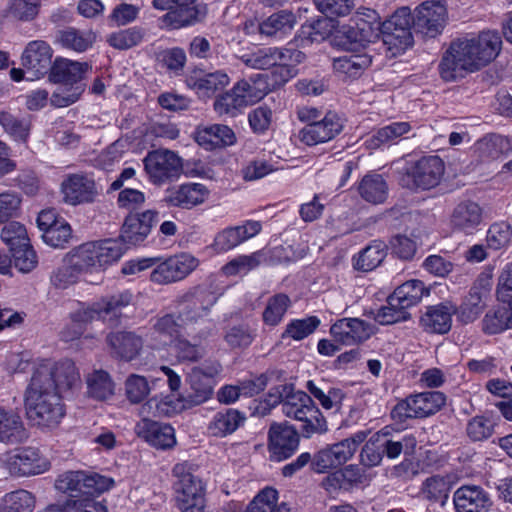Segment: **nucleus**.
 I'll list each match as a JSON object with an SVG mask.
<instances>
[{
    "mask_svg": "<svg viewBox=\"0 0 512 512\" xmlns=\"http://www.w3.org/2000/svg\"><path fill=\"white\" fill-rule=\"evenodd\" d=\"M80 385V376L70 360H42L34 368L24 394L27 418L34 425L57 427L66 414L64 394Z\"/></svg>",
    "mask_w": 512,
    "mask_h": 512,
    "instance_id": "obj_1",
    "label": "nucleus"
},
{
    "mask_svg": "<svg viewBox=\"0 0 512 512\" xmlns=\"http://www.w3.org/2000/svg\"><path fill=\"white\" fill-rule=\"evenodd\" d=\"M502 46L497 31H483L478 37L453 42L439 65L446 81L462 78L465 73L479 70L496 58Z\"/></svg>",
    "mask_w": 512,
    "mask_h": 512,
    "instance_id": "obj_2",
    "label": "nucleus"
},
{
    "mask_svg": "<svg viewBox=\"0 0 512 512\" xmlns=\"http://www.w3.org/2000/svg\"><path fill=\"white\" fill-rule=\"evenodd\" d=\"M154 265L156 266L150 273V280L159 285H166L186 278L198 267L199 260L189 253H179L162 261L159 258H144L127 263L122 272L135 274Z\"/></svg>",
    "mask_w": 512,
    "mask_h": 512,
    "instance_id": "obj_3",
    "label": "nucleus"
},
{
    "mask_svg": "<svg viewBox=\"0 0 512 512\" xmlns=\"http://www.w3.org/2000/svg\"><path fill=\"white\" fill-rule=\"evenodd\" d=\"M269 92L262 74L239 80L231 90L216 97L213 107L219 116L235 117L245 107L259 102Z\"/></svg>",
    "mask_w": 512,
    "mask_h": 512,
    "instance_id": "obj_4",
    "label": "nucleus"
},
{
    "mask_svg": "<svg viewBox=\"0 0 512 512\" xmlns=\"http://www.w3.org/2000/svg\"><path fill=\"white\" fill-rule=\"evenodd\" d=\"M132 298V294L125 291L91 305L81 304L70 314V319L81 324L85 329L94 320H101L111 327H116L120 324L124 309L130 306Z\"/></svg>",
    "mask_w": 512,
    "mask_h": 512,
    "instance_id": "obj_5",
    "label": "nucleus"
},
{
    "mask_svg": "<svg viewBox=\"0 0 512 512\" xmlns=\"http://www.w3.org/2000/svg\"><path fill=\"white\" fill-rule=\"evenodd\" d=\"M379 34L382 36L383 44L392 56L404 52L413 44L412 15L408 7L397 9L389 19L379 23Z\"/></svg>",
    "mask_w": 512,
    "mask_h": 512,
    "instance_id": "obj_6",
    "label": "nucleus"
},
{
    "mask_svg": "<svg viewBox=\"0 0 512 512\" xmlns=\"http://www.w3.org/2000/svg\"><path fill=\"white\" fill-rule=\"evenodd\" d=\"M114 484L113 479L86 471H66L58 476L55 488L68 494L70 499L96 495L107 491Z\"/></svg>",
    "mask_w": 512,
    "mask_h": 512,
    "instance_id": "obj_7",
    "label": "nucleus"
},
{
    "mask_svg": "<svg viewBox=\"0 0 512 512\" xmlns=\"http://www.w3.org/2000/svg\"><path fill=\"white\" fill-rule=\"evenodd\" d=\"M302 121H312L299 131V139L308 146L325 143L335 138L343 128L340 118L332 112H328L322 120L315 121L318 111L302 109L298 112Z\"/></svg>",
    "mask_w": 512,
    "mask_h": 512,
    "instance_id": "obj_8",
    "label": "nucleus"
},
{
    "mask_svg": "<svg viewBox=\"0 0 512 512\" xmlns=\"http://www.w3.org/2000/svg\"><path fill=\"white\" fill-rule=\"evenodd\" d=\"M445 403L446 396L440 391L410 395L392 409L391 417L397 423H404L412 418H426L438 412Z\"/></svg>",
    "mask_w": 512,
    "mask_h": 512,
    "instance_id": "obj_9",
    "label": "nucleus"
},
{
    "mask_svg": "<svg viewBox=\"0 0 512 512\" xmlns=\"http://www.w3.org/2000/svg\"><path fill=\"white\" fill-rule=\"evenodd\" d=\"M176 500L181 512H204L206 503L201 480L187 471L186 464H176L172 470Z\"/></svg>",
    "mask_w": 512,
    "mask_h": 512,
    "instance_id": "obj_10",
    "label": "nucleus"
},
{
    "mask_svg": "<svg viewBox=\"0 0 512 512\" xmlns=\"http://www.w3.org/2000/svg\"><path fill=\"white\" fill-rule=\"evenodd\" d=\"M149 180L156 185L176 180L183 171L181 158L170 150H154L143 160Z\"/></svg>",
    "mask_w": 512,
    "mask_h": 512,
    "instance_id": "obj_11",
    "label": "nucleus"
},
{
    "mask_svg": "<svg viewBox=\"0 0 512 512\" xmlns=\"http://www.w3.org/2000/svg\"><path fill=\"white\" fill-rule=\"evenodd\" d=\"M217 295L209 288L197 286L182 297L184 307L178 315L183 324H194L208 316L211 307L216 303Z\"/></svg>",
    "mask_w": 512,
    "mask_h": 512,
    "instance_id": "obj_12",
    "label": "nucleus"
},
{
    "mask_svg": "<svg viewBox=\"0 0 512 512\" xmlns=\"http://www.w3.org/2000/svg\"><path fill=\"white\" fill-rule=\"evenodd\" d=\"M53 49L43 40L29 42L21 56V64L30 74V79H39L50 72L53 62Z\"/></svg>",
    "mask_w": 512,
    "mask_h": 512,
    "instance_id": "obj_13",
    "label": "nucleus"
},
{
    "mask_svg": "<svg viewBox=\"0 0 512 512\" xmlns=\"http://www.w3.org/2000/svg\"><path fill=\"white\" fill-rule=\"evenodd\" d=\"M268 438L270 457L275 461L291 457L299 446L297 430L286 423H273L269 428Z\"/></svg>",
    "mask_w": 512,
    "mask_h": 512,
    "instance_id": "obj_14",
    "label": "nucleus"
},
{
    "mask_svg": "<svg viewBox=\"0 0 512 512\" xmlns=\"http://www.w3.org/2000/svg\"><path fill=\"white\" fill-rule=\"evenodd\" d=\"M446 7L440 2L427 1L417 7L412 16L413 30L429 37L441 32L446 21Z\"/></svg>",
    "mask_w": 512,
    "mask_h": 512,
    "instance_id": "obj_15",
    "label": "nucleus"
},
{
    "mask_svg": "<svg viewBox=\"0 0 512 512\" xmlns=\"http://www.w3.org/2000/svg\"><path fill=\"white\" fill-rule=\"evenodd\" d=\"M333 339L346 346L359 345L374 334V327L359 318H342L330 328Z\"/></svg>",
    "mask_w": 512,
    "mask_h": 512,
    "instance_id": "obj_16",
    "label": "nucleus"
},
{
    "mask_svg": "<svg viewBox=\"0 0 512 512\" xmlns=\"http://www.w3.org/2000/svg\"><path fill=\"white\" fill-rule=\"evenodd\" d=\"M158 212L146 210L142 213H130L121 228V240L130 245L142 243L150 234L152 227L156 224Z\"/></svg>",
    "mask_w": 512,
    "mask_h": 512,
    "instance_id": "obj_17",
    "label": "nucleus"
},
{
    "mask_svg": "<svg viewBox=\"0 0 512 512\" xmlns=\"http://www.w3.org/2000/svg\"><path fill=\"white\" fill-rule=\"evenodd\" d=\"M6 463L10 474L15 476L38 475L49 468L47 460L31 447L17 450L8 457Z\"/></svg>",
    "mask_w": 512,
    "mask_h": 512,
    "instance_id": "obj_18",
    "label": "nucleus"
},
{
    "mask_svg": "<svg viewBox=\"0 0 512 512\" xmlns=\"http://www.w3.org/2000/svg\"><path fill=\"white\" fill-rule=\"evenodd\" d=\"M208 196L207 188L200 183H185L166 189L163 202L170 207L191 209L202 204Z\"/></svg>",
    "mask_w": 512,
    "mask_h": 512,
    "instance_id": "obj_19",
    "label": "nucleus"
},
{
    "mask_svg": "<svg viewBox=\"0 0 512 512\" xmlns=\"http://www.w3.org/2000/svg\"><path fill=\"white\" fill-rule=\"evenodd\" d=\"M148 417L143 416V419L136 424L137 436L157 449L172 448L176 444L174 428L168 424L152 421Z\"/></svg>",
    "mask_w": 512,
    "mask_h": 512,
    "instance_id": "obj_20",
    "label": "nucleus"
},
{
    "mask_svg": "<svg viewBox=\"0 0 512 512\" xmlns=\"http://www.w3.org/2000/svg\"><path fill=\"white\" fill-rule=\"evenodd\" d=\"M61 191L65 203L79 205L89 203L97 195L93 179L82 174H71L61 184Z\"/></svg>",
    "mask_w": 512,
    "mask_h": 512,
    "instance_id": "obj_21",
    "label": "nucleus"
},
{
    "mask_svg": "<svg viewBox=\"0 0 512 512\" xmlns=\"http://www.w3.org/2000/svg\"><path fill=\"white\" fill-rule=\"evenodd\" d=\"M483 221V210L476 202L467 200L456 205L450 217L454 231L465 235L474 234Z\"/></svg>",
    "mask_w": 512,
    "mask_h": 512,
    "instance_id": "obj_22",
    "label": "nucleus"
},
{
    "mask_svg": "<svg viewBox=\"0 0 512 512\" xmlns=\"http://www.w3.org/2000/svg\"><path fill=\"white\" fill-rule=\"evenodd\" d=\"M444 162L438 156L422 157L412 167L409 175L416 187L423 190L437 186L444 174Z\"/></svg>",
    "mask_w": 512,
    "mask_h": 512,
    "instance_id": "obj_23",
    "label": "nucleus"
},
{
    "mask_svg": "<svg viewBox=\"0 0 512 512\" xmlns=\"http://www.w3.org/2000/svg\"><path fill=\"white\" fill-rule=\"evenodd\" d=\"M112 356L125 361L135 359L143 348V338L133 331H115L106 336Z\"/></svg>",
    "mask_w": 512,
    "mask_h": 512,
    "instance_id": "obj_24",
    "label": "nucleus"
},
{
    "mask_svg": "<svg viewBox=\"0 0 512 512\" xmlns=\"http://www.w3.org/2000/svg\"><path fill=\"white\" fill-rule=\"evenodd\" d=\"M453 501L457 512H488L492 505L489 494L476 485L458 488Z\"/></svg>",
    "mask_w": 512,
    "mask_h": 512,
    "instance_id": "obj_25",
    "label": "nucleus"
},
{
    "mask_svg": "<svg viewBox=\"0 0 512 512\" xmlns=\"http://www.w3.org/2000/svg\"><path fill=\"white\" fill-rule=\"evenodd\" d=\"M262 225L259 221H246L243 225L229 227L219 232L213 246L217 251H229L244 241L256 236L261 231Z\"/></svg>",
    "mask_w": 512,
    "mask_h": 512,
    "instance_id": "obj_26",
    "label": "nucleus"
},
{
    "mask_svg": "<svg viewBox=\"0 0 512 512\" xmlns=\"http://www.w3.org/2000/svg\"><path fill=\"white\" fill-rule=\"evenodd\" d=\"M89 70H91V66L86 62L56 58L49 72V79L53 83L72 87L76 84H83L82 80Z\"/></svg>",
    "mask_w": 512,
    "mask_h": 512,
    "instance_id": "obj_27",
    "label": "nucleus"
},
{
    "mask_svg": "<svg viewBox=\"0 0 512 512\" xmlns=\"http://www.w3.org/2000/svg\"><path fill=\"white\" fill-rule=\"evenodd\" d=\"M456 312L457 307L451 302L430 306L421 317L420 323L427 332L445 334L450 330L452 315Z\"/></svg>",
    "mask_w": 512,
    "mask_h": 512,
    "instance_id": "obj_28",
    "label": "nucleus"
},
{
    "mask_svg": "<svg viewBox=\"0 0 512 512\" xmlns=\"http://www.w3.org/2000/svg\"><path fill=\"white\" fill-rule=\"evenodd\" d=\"M379 28V22L368 21L363 17L352 19L347 25L342 26L345 44L364 46L379 36Z\"/></svg>",
    "mask_w": 512,
    "mask_h": 512,
    "instance_id": "obj_29",
    "label": "nucleus"
},
{
    "mask_svg": "<svg viewBox=\"0 0 512 512\" xmlns=\"http://www.w3.org/2000/svg\"><path fill=\"white\" fill-rule=\"evenodd\" d=\"M351 458L348 444L338 442L320 450L312 459V467L318 473L337 468Z\"/></svg>",
    "mask_w": 512,
    "mask_h": 512,
    "instance_id": "obj_30",
    "label": "nucleus"
},
{
    "mask_svg": "<svg viewBox=\"0 0 512 512\" xmlns=\"http://www.w3.org/2000/svg\"><path fill=\"white\" fill-rule=\"evenodd\" d=\"M197 0H175V9L166 14L173 28L193 25L204 19L205 7L196 4Z\"/></svg>",
    "mask_w": 512,
    "mask_h": 512,
    "instance_id": "obj_31",
    "label": "nucleus"
},
{
    "mask_svg": "<svg viewBox=\"0 0 512 512\" xmlns=\"http://www.w3.org/2000/svg\"><path fill=\"white\" fill-rule=\"evenodd\" d=\"M191 408L185 401V397L179 398L174 394L158 399L153 397L141 406L142 416L171 417L181 410Z\"/></svg>",
    "mask_w": 512,
    "mask_h": 512,
    "instance_id": "obj_32",
    "label": "nucleus"
},
{
    "mask_svg": "<svg viewBox=\"0 0 512 512\" xmlns=\"http://www.w3.org/2000/svg\"><path fill=\"white\" fill-rule=\"evenodd\" d=\"M475 153L483 162H489L498 159L512 150L510 140L496 133H490L483 136L475 143Z\"/></svg>",
    "mask_w": 512,
    "mask_h": 512,
    "instance_id": "obj_33",
    "label": "nucleus"
},
{
    "mask_svg": "<svg viewBox=\"0 0 512 512\" xmlns=\"http://www.w3.org/2000/svg\"><path fill=\"white\" fill-rule=\"evenodd\" d=\"M246 420L240 411L228 408L217 412L208 424V432L214 437H226L234 433Z\"/></svg>",
    "mask_w": 512,
    "mask_h": 512,
    "instance_id": "obj_34",
    "label": "nucleus"
},
{
    "mask_svg": "<svg viewBox=\"0 0 512 512\" xmlns=\"http://www.w3.org/2000/svg\"><path fill=\"white\" fill-rule=\"evenodd\" d=\"M27 433L21 417L13 410L0 406V443L15 444L26 439Z\"/></svg>",
    "mask_w": 512,
    "mask_h": 512,
    "instance_id": "obj_35",
    "label": "nucleus"
},
{
    "mask_svg": "<svg viewBox=\"0 0 512 512\" xmlns=\"http://www.w3.org/2000/svg\"><path fill=\"white\" fill-rule=\"evenodd\" d=\"M197 141L199 145L211 150L233 145L236 141V136L227 125L214 124L199 130Z\"/></svg>",
    "mask_w": 512,
    "mask_h": 512,
    "instance_id": "obj_36",
    "label": "nucleus"
},
{
    "mask_svg": "<svg viewBox=\"0 0 512 512\" xmlns=\"http://www.w3.org/2000/svg\"><path fill=\"white\" fill-rule=\"evenodd\" d=\"M186 82L197 94L209 97L224 89L229 84L230 78L226 72L217 70L202 76H190Z\"/></svg>",
    "mask_w": 512,
    "mask_h": 512,
    "instance_id": "obj_37",
    "label": "nucleus"
},
{
    "mask_svg": "<svg viewBox=\"0 0 512 512\" xmlns=\"http://www.w3.org/2000/svg\"><path fill=\"white\" fill-rule=\"evenodd\" d=\"M489 297V290L485 287L473 286L460 306L459 317L462 322L470 323L476 320L484 308Z\"/></svg>",
    "mask_w": 512,
    "mask_h": 512,
    "instance_id": "obj_38",
    "label": "nucleus"
},
{
    "mask_svg": "<svg viewBox=\"0 0 512 512\" xmlns=\"http://www.w3.org/2000/svg\"><path fill=\"white\" fill-rule=\"evenodd\" d=\"M372 59L367 54L350 53L333 60V68L338 74L357 78L371 65Z\"/></svg>",
    "mask_w": 512,
    "mask_h": 512,
    "instance_id": "obj_39",
    "label": "nucleus"
},
{
    "mask_svg": "<svg viewBox=\"0 0 512 512\" xmlns=\"http://www.w3.org/2000/svg\"><path fill=\"white\" fill-rule=\"evenodd\" d=\"M285 48L262 47L239 56V59L253 69L265 70L272 68L281 61Z\"/></svg>",
    "mask_w": 512,
    "mask_h": 512,
    "instance_id": "obj_40",
    "label": "nucleus"
},
{
    "mask_svg": "<svg viewBox=\"0 0 512 512\" xmlns=\"http://www.w3.org/2000/svg\"><path fill=\"white\" fill-rule=\"evenodd\" d=\"M281 58V61L273 66L272 76L276 85L286 83L297 74L296 65L302 62L305 55L299 50L285 48Z\"/></svg>",
    "mask_w": 512,
    "mask_h": 512,
    "instance_id": "obj_41",
    "label": "nucleus"
},
{
    "mask_svg": "<svg viewBox=\"0 0 512 512\" xmlns=\"http://www.w3.org/2000/svg\"><path fill=\"white\" fill-rule=\"evenodd\" d=\"M429 294V290L420 280H410L398 286L392 294V301L396 304H402L407 310L418 304L424 295Z\"/></svg>",
    "mask_w": 512,
    "mask_h": 512,
    "instance_id": "obj_42",
    "label": "nucleus"
},
{
    "mask_svg": "<svg viewBox=\"0 0 512 512\" xmlns=\"http://www.w3.org/2000/svg\"><path fill=\"white\" fill-rule=\"evenodd\" d=\"M361 197L372 204L383 203L388 195V186L379 174H368L363 177L359 187Z\"/></svg>",
    "mask_w": 512,
    "mask_h": 512,
    "instance_id": "obj_43",
    "label": "nucleus"
},
{
    "mask_svg": "<svg viewBox=\"0 0 512 512\" xmlns=\"http://www.w3.org/2000/svg\"><path fill=\"white\" fill-rule=\"evenodd\" d=\"M200 370H191L189 374L190 391L185 396L188 406H197L211 398L213 383L202 378Z\"/></svg>",
    "mask_w": 512,
    "mask_h": 512,
    "instance_id": "obj_44",
    "label": "nucleus"
},
{
    "mask_svg": "<svg viewBox=\"0 0 512 512\" xmlns=\"http://www.w3.org/2000/svg\"><path fill=\"white\" fill-rule=\"evenodd\" d=\"M386 255L387 245L383 241L375 240L359 253L354 267L364 272L372 271L383 262Z\"/></svg>",
    "mask_w": 512,
    "mask_h": 512,
    "instance_id": "obj_45",
    "label": "nucleus"
},
{
    "mask_svg": "<svg viewBox=\"0 0 512 512\" xmlns=\"http://www.w3.org/2000/svg\"><path fill=\"white\" fill-rule=\"evenodd\" d=\"M57 39L59 43L67 49L76 52H84L94 43L95 34L91 31H80L69 27L59 31Z\"/></svg>",
    "mask_w": 512,
    "mask_h": 512,
    "instance_id": "obj_46",
    "label": "nucleus"
},
{
    "mask_svg": "<svg viewBox=\"0 0 512 512\" xmlns=\"http://www.w3.org/2000/svg\"><path fill=\"white\" fill-rule=\"evenodd\" d=\"M314 406L312 398L307 393L295 391L293 388L283 403L282 412L285 416L300 421Z\"/></svg>",
    "mask_w": 512,
    "mask_h": 512,
    "instance_id": "obj_47",
    "label": "nucleus"
},
{
    "mask_svg": "<svg viewBox=\"0 0 512 512\" xmlns=\"http://www.w3.org/2000/svg\"><path fill=\"white\" fill-rule=\"evenodd\" d=\"M86 382L88 395L96 400H106L114 394V383L104 370H95Z\"/></svg>",
    "mask_w": 512,
    "mask_h": 512,
    "instance_id": "obj_48",
    "label": "nucleus"
},
{
    "mask_svg": "<svg viewBox=\"0 0 512 512\" xmlns=\"http://www.w3.org/2000/svg\"><path fill=\"white\" fill-rule=\"evenodd\" d=\"M178 316L166 314L155 320L152 330L157 335V339L161 344L167 345L175 342L180 336L183 323H179Z\"/></svg>",
    "mask_w": 512,
    "mask_h": 512,
    "instance_id": "obj_49",
    "label": "nucleus"
},
{
    "mask_svg": "<svg viewBox=\"0 0 512 512\" xmlns=\"http://www.w3.org/2000/svg\"><path fill=\"white\" fill-rule=\"evenodd\" d=\"M410 130L411 126L408 122H393L378 129L366 140V145L368 148L376 149L407 134Z\"/></svg>",
    "mask_w": 512,
    "mask_h": 512,
    "instance_id": "obj_50",
    "label": "nucleus"
},
{
    "mask_svg": "<svg viewBox=\"0 0 512 512\" xmlns=\"http://www.w3.org/2000/svg\"><path fill=\"white\" fill-rule=\"evenodd\" d=\"M68 262L78 270L87 271L91 268L101 267L94 242L82 244L74 249L68 256Z\"/></svg>",
    "mask_w": 512,
    "mask_h": 512,
    "instance_id": "obj_51",
    "label": "nucleus"
},
{
    "mask_svg": "<svg viewBox=\"0 0 512 512\" xmlns=\"http://www.w3.org/2000/svg\"><path fill=\"white\" fill-rule=\"evenodd\" d=\"M421 490L426 499L444 506L449 497L451 482L447 477L431 476L425 480Z\"/></svg>",
    "mask_w": 512,
    "mask_h": 512,
    "instance_id": "obj_52",
    "label": "nucleus"
},
{
    "mask_svg": "<svg viewBox=\"0 0 512 512\" xmlns=\"http://www.w3.org/2000/svg\"><path fill=\"white\" fill-rule=\"evenodd\" d=\"M35 506L34 496L23 489L6 494L0 512H32Z\"/></svg>",
    "mask_w": 512,
    "mask_h": 512,
    "instance_id": "obj_53",
    "label": "nucleus"
},
{
    "mask_svg": "<svg viewBox=\"0 0 512 512\" xmlns=\"http://www.w3.org/2000/svg\"><path fill=\"white\" fill-rule=\"evenodd\" d=\"M290 304V298L284 293H278L270 297L262 314L264 323L270 326L278 325Z\"/></svg>",
    "mask_w": 512,
    "mask_h": 512,
    "instance_id": "obj_54",
    "label": "nucleus"
},
{
    "mask_svg": "<svg viewBox=\"0 0 512 512\" xmlns=\"http://www.w3.org/2000/svg\"><path fill=\"white\" fill-rule=\"evenodd\" d=\"M262 260L263 253L261 251L254 252L250 255H240L226 263L222 267V272L226 276L245 275L257 268Z\"/></svg>",
    "mask_w": 512,
    "mask_h": 512,
    "instance_id": "obj_55",
    "label": "nucleus"
},
{
    "mask_svg": "<svg viewBox=\"0 0 512 512\" xmlns=\"http://www.w3.org/2000/svg\"><path fill=\"white\" fill-rule=\"evenodd\" d=\"M295 24V16L288 11H280L272 14L259 25L261 34L273 36L278 32L291 30Z\"/></svg>",
    "mask_w": 512,
    "mask_h": 512,
    "instance_id": "obj_56",
    "label": "nucleus"
},
{
    "mask_svg": "<svg viewBox=\"0 0 512 512\" xmlns=\"http://www.w3.org/2000/svg\"><path fill=\"white\" fill-rule=\"evenodd\" d=\"M94 244L98 255V263L101 267L118 261L126 250L125 243L120 237L119 239L94 242Z\"/></svg>",
    "mask_w": 512,
    "mask_h": 512,
    "instance_id": "obj_57",
    "label": "nucleus"
},
{
    "mask_svg": "<svg viewBox=\"0 0 512 512\" xmlns=\"http://www.w3.org/2000/svg\"><path fill=\"white\" fill-rule=\"evenodd\" d=\"M410 318V313L402 304H396L392 301V295L387 299V305L382 306L375 315V320L381 325H391L397 322H403Z\"/></svg>",
    "mask_w": 512,
    "mask_h": 512,
    "instance_id": "obj_58",
    "label": "nucleus"
},
{
    "mask_svg": "<svg viewBox=\"0 0 512 512\" xmlns=\"http://www.w3.org/2000/svg\"><path fill=\"white\" fill-rule=\"evenodd\" d=\"M0 125L15 140L26 142L30 124L25 119H19L8 112H0Z\"/></svg>",
    "mask_w": 512,
    "mask_h": 512,
    "instance_id": "obj_59",
    "label": "nucleus"
},
{
    "mask_svg": "<svg viewBox=\"0 0 512 512\" xmlns=\"http://www.w3.org/2000/svg\"><path fill=\"white\" fill-rule=\"evenodd\" d=\"M143 37V29L132 27L112 33L109 35L107 42L116 49L126 50L138 45L143 40Z\"/></svg>",
    "mask_w": 512,
    "mask_h": 512,
    "instance_id": "obj_60",
    "label": "nucleus"
},
{
    "mask_svg": "<svg viewBox=\"0 0 512 512\" xmlns=\"http://www.w3.org/2000/svg\"><path fill=\"white\" fill-rule=\"evenodd\" d=\"M483 330L487 334H497L512 329L510 314L506 308H498L486 313L483 319Z\"/></svg>",
    "mask_w": 512,
    "mask_h": 512,
    "instance_id": "obj_61",
    "label": "nucleus"
},
{
    "mask_svg": "<svg viewBox=\"0 0 512 512\" xmlns=\"http://www.w3.org/2000/svg\"><path fill=\"white\" fill-rule=\"evenodd\" d=\"M15 267L22 273L32 271L38 264L36 252L29 241L10 250Z\"/></svg>",
    "mask_w": 512,
    "mask_h": 512,
    "instance_id": "obj_62",
    "label": "nucleus"
},
{
    "mask_svg": "<svg viewBox=\"0 0 512 512\" xmlns=\"http://www.w3.org/2000/svg\"><path fill=\"white\" fill-rule=\"evenodd\" d=\"M277 500V490L266 487L253 498L245 512H275Z\"/></svg>",
    "mask_w": 512,
    "mask_h": 512,
    "instance_id": "obj_63",
    "label": "nucleus"
},
{
    "mask_svg": "<svg viewBox=\"0 0 512 512\" xmlns=\"http://www.w3.org/2000/svg\"><path fill=\"white\" fill-rule=\"evenodd\" d=\"M65 512H108L104 501H99L95 495H87L78 499L65 501Z\"/></svg>",
    "mask_w": 512,
    "mask_h": 512,
    "instance_id": "obj_64",
    "label": "nucleus"
}]
</instances>
